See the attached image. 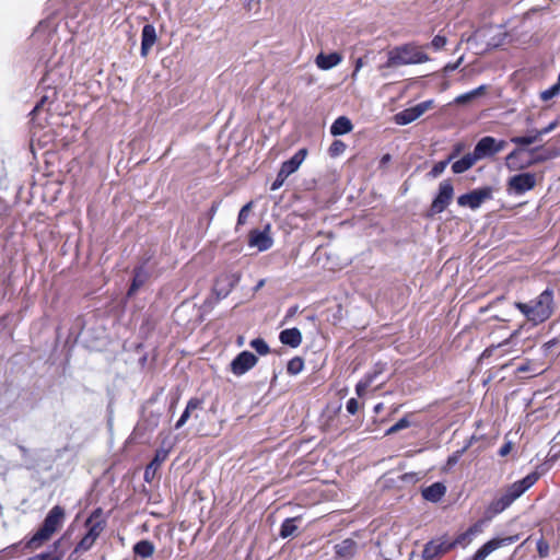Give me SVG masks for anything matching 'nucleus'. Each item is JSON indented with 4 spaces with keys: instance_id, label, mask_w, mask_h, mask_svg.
I'll list each match as a JSON object with an SVG mask.
<instances>
[{
    "instance_id": "f257e3e1",
    "label": "nucleus",
    "mask_w": 560,
    "mask_h": 560,
    "mask_svg": "<svg viewBox=\"0 0 560 560\" xmlns=\"http://www.w3.org/2000/svg\"><path fill=\"white\" fill-rule=\"evenodd\" d=\"M514 305L534 325L541 324L552 315L553 290L547 288L530 302H515Z\"/></svg>"
},
{
    "instance_id": "f03ea898",
    "label": "nucleus",
    "mask_w": 560,
    "mask_h": 560,
    "mask_svg": "<svg viewBox=\"0 0 560 560\" xmlns=\"http://www.w3.org/2000/svg\"><path fill=\"white\" fill-rule=\"evenodd\" d=\"M65 520V511L61 506H54L44 520L42 527L26 540L30 550L40 548L61 527Z\"/></svg>"
},
{
    "instance_id": "7ed1b4c3",
    "label": "nucleus",
    "mask_w": 560,
    "mask_h": 560,
    "mask_svg": "<svg viewBox=\"0 0 560 560\" xmlns=\"http://www.w3.org/2000/svg\"><path fill=\"white\" fill-rule=\"evenodd\" d=\"M429 56L415 44H405L390 49L387 54L385 68L417 65L429 61Z\"/></svg>"
},
{
    "instance_id": "20e7f679",
    "label": "nucleus",
    "mask_w": 560,
    "mask_h": 560,
    "mask_svg": "<svg viewBox=\"0 0 560 560\" xmlns=\"http://www.w3.org/2000/svg\"><path fill=\"white\" fill-rule=\"evenodd\" d=\"M452 549L451 538L444 534L429 540L422 550L423 560H439Z\"/></svg>"
},
{
    "instance_id": "39448f33",
    "label": "nucleus",
    "mask_w": 560,
    "mask_h": 560,
    "mask_svg": "<svg viewBox=\"0 0 560 560\" xmlns=\"http://www.w3.org/2000/svg\"><path fill=\"white\" fill-rule=\"evenodd\" d=\"M454 196V187L450 179H444L439 185V191L432 201L429 215L443 212L451 203Z\"/></svg>"
},
{
    "instance_id": "423d86ee",
    "label": "nucleus",
    "mask_w": 560,
    "mask_h": 560,
    "mask_svg": "<svg viewBox=\"0 0 560 560\" xmlns=\"http://www.w3.org/2000/svg\"><path fill=\"white\" fill-rule=\"evenodd\" d=\"M493 188L485 186L481 188L474 189L467 194L460 195L457 198V203L460 207H468L472 210L480 208V206L492 198Z\"/></svg>"
},
{
    "instance_id": "0eeeda50",
    "label": "nucleus",
    "mask_w": 560,
    "mask_h": 560,
    "mask_svg": "<svg viewBox=\"0 0 560 560\" xmlns=\"http://www.w3.org/2000/svg\"><path fill=\"white\" fill-rule=\"evenodd\" d=\"M536 186V176L533 173H520L509 178L508 191L515 196H522Z\"/></svg>"
},
{
    "instance_id": "6e6552de",
    "label": "nucleus",
    "mask_w": 560,
    "mask_h": 560,
    "mask_svg": "<svg viewBox=\"0 0 560 560\" xmlns=\"http://www.w3.org/2000/svg\"><path fill=\"white\" fill-rule=\"evenodd\" d=\"M518 535L506 536L502 538H493L483 544L472 556V560H485L494 550L510 546L518 540Z\"/></svg>"
},
{
    "instance_id": "1a4fd4ad",
    "label": "nucleus",
    "mask_w": 560,
    "mask_h": 560,
    "mask_svg": "<svg viewBox=\"0 0 560 560\" xmlns=\"http://www.w3.org/2000/svg\"><path fill=\"white\" fill-rule=\"evenodd\" d=\"M240 280L241 276L238 273L220 275L213 285V293L215 294L217 300L225 299Z\"/></svg>"
},
{
    "instance_id": "9d476101",
    "label": "nucleus",
    "mask_w": 560,
    "mask_h": 560,
    "mask_svg": "<svg viewBox=\"0 0 560 560\" xmlns=\"http://www.w3.org/2000/svg\"><path fill=\"white\" fill-rule=\"evenodd\" d=\"M522 152L523 150L521 148H516L506 155L505 166L510 171H521L547 159L546 156L536 155L533 159L525 161L521 158Z\"/></svg>"
},
{
    "instance_id": "9b49d317",
    "label": "nucleus",
    "mask_w": 560,
    "mask_h": 560,
    "mask_svg": "<svg viewBox=\"0 0 560 560\" xmlns=\"http://www.w3.org/2000/svg\"><path fill=\"white\" fill-rule=\"evenodd\" d=\"M258 362V358L249 352L242 351L231 362V371L234 375L241 376L254 368Z\"/></svg>"
},
{
    "instance_id": "f8f14e48",
    "label": "nucleus",
    "mask_w": 560,
    "mask_h": 560,
    "mask_svg": "<svg viewBox=\"0 0 560 560\" xmlns=\"http://www.w3.org/2000/svg\"><path fill=\"white\" fill-rule=\"evenodd\" d=\"M539 476L536 472H532L524 477L521 480L515 481L511 486L508 487L506 491L513 497L515 500L518 499L527 489L536 483Z\"/></svg>"
},
{
    "instance_id": "ddd939ff",
    "label": "nucleus",
    "mask_w": 560,
    "mask_h": 560,
    "mask_svg": "<svg viewBox=\"0 0 560 560\" xmlns=\"http://www.w3.org/2000/svg\"><path fill=\"white\" fill-rule=\"evenodd\" d=\"M306 156V150H299L291 159L283 162L279 172L281 177H289L291 174L298 171L302 162Z\"/></svg>"
},
{
    "instance_id": "4468645a",
    "label": "nucleus",
    "mask_w": 560,
    "mask_h": 560,
    "mask_svg": "<svg viewBox=\"0 0 560 560\" xmlns=\"http://www.w3.org/2000/svg\"><path fill=\"white\" fill-rule=\"evenodd\" d=\"M472 154L478 160L490 158L495 154L494 151V138L487 136L481 138L475 145Z\"/></svg>"
},
{
    "instance_id": "2eb2a0df",
    "label": "nucleus",
    "mask_w": 560,
    "mask_h": 560,
    "mask_svg": "<svg viewBox=\"0 0 560 560\" xmlns=\"http://www.w3.org/2000/svg\"><path fill=\"white\" fill-rule=\"evenodd\" d=\"M85 526L88 528L86 535L92 539L96 540L100 534L105 528V522L101 518V511H95L86 521Z\"/></svg>"
},
{
    "instance_id": "dca6fc26",
    "label": "nucleus",
    "mask_w": 560,
    "mask_h": 560,
    "mask_svg": "<svg viewBox=\"0 0 560 560\" xmlns=\"http://www.w3.org/2000/svg\"><path fill=\"white\" fill-rule=\"evenodd\" d=\"M358 544L351 538L343 539L335 545V553L337 558L342 560L351 559L357 552Z\"/></svg>"
},
{
    "instance_id": "f3484780",
    "label": "nucleus",
    "mask_w": 560,
    "mask_h": 560,
    "mask_svg": "<svg viewBox=\"0 0 560 560\" xmlns=\"http://www.w3.org/2000/svg\"><path fill=\"white\" fill-rule=\"evenodd\" d=\"M342 61L339 52L324 54L320 52L315 58L316 66L322 70H330Z\"/></svg>"
},
{
    "instance_id": "a211bd4d",
    "label": "nucleus",
    "mask_w": 560,
    "mask_h": 560,
    "mask_svg": "<svg viewBox=\"0 0 560 560\" xmlns=\"http://www.w3.org/2000/svg\"><path fill=\"white\" fill-rule=\"evenodd\" d=\"M249 245L264 252L272 246V238L266 231L255 230L249 235Z\"/></svg>"
},
{
    "instance_id": "6ab92c4d",
    "label": "nucleus",
    "mask_w": 560,
    "mask_h": 560,
    "mask_svg": "<svg viewBox=\"0 0 560 560\" xmlns=\"http://www.w3.org/2000/svg\"><path fill=\"white\" fill-rule=\"evenodd\" d=\"M203 400L198 397H192L188 400L186 408L184 409L182 416L177 420V422L174 425L175 430H178L185 425V423L188 421V419L191 416V412L201 409L202 408Z\"/></svg>"
},
{
    "instance_id": "aec40b11",
    "label": "nucleus",
    "mask_w": 560,
    "mask_h": 560,
    "mask_svg": "<svg viewBox=\"0 0 560 560\" xmlns=\"http://www.w3.org/2000/svg\"><path fill=\"white\" fill-rule=\"evenodd\" d=\"M279 340L282 345L291 348H298L302 343V334L298 328L284 329L279 334Z\"/></svg>"
},
{
    "instance_id": "412c9836",
    "label": "nucleus",
    "mask_w": 560,
    "mask_h": 560,
    "mask_svg": "<svg viewBox=\"0 0 560 560\" xmlns=\"http://www.w3.org/2000/svg\"><path fill=\"white\" fill-rule=\"evenodd\" d=\"M166 457H167L166 451H164V450L156 451L154 458L145 467V470H144L145 481L150 482L154 478L158 469L160 468L161 464L166 459Z\"/></svg>"
},
{
    "instance_id": "4be33fe9",
    "label": "nucleus",
    "mask_w": 560,
    "mask_h": 560,
    "mask_svg": "<svg viewBox=\"0 0 560 560\" xmlns=\"http://www.w3.org/2000/svg\"><path fill=\"white\" fill-rule=\"evenodd\" d=\"M446 488L441 482H434L422 490V497L430 502H438L445 494Z\"/></svg>"
},
{
    "instance_id": "5701e85b",
    "label": "nucleus",
    "mask_w": 560,
    "mask_h": 560,
    "mask_svg": "<svg viewBox=\"0 0 560 560\" xmlns=\"http://www.w3.org/2000/svg\"><path fill=\"white\" fill-rule=\"evenodd\" d=\"M515 501V499L513 497H511V494L505 490V492L494 499L490 506H489V511L493 514H499V513H502L504 510H506L513 502Z\"/></svg>"
},
{
    "instance_id": "b1692460",
    "label": "nucleus",
    "mask_w": 560,
    "mask_h": 560,
    "mask_svg": "<svg viewBox=\"0 0 560 560\" xmlns=\"http://www.w3.org/2000/svg\"><path fill=\"white\" fill-rule=\"evenodd\" d=\"M353 129L351 120L346 116L338 117L330 126V133L332 136H342L349 133Z\"/></svg>"
},
{
    "instance_id": "393cba45",
    "label": "nucleus",
    "mask_w": 560,
    "mask_h": 560,
    "mask_svg": "<svg viewBox=\"0 0 560 560\" xmlns=\"http://www.w3.org/2000/svg\"><path fill=\"white\" fill-rule=\"evenodd\" d=\"M487 91V85L482 84L467 93L460 94L454 100L456 105H466L472 102L475 98L482 96Z\"/></svg>"
},
{
    "instance_id": "a878e982",
    "label": "nucleus",
    "mask_w": 560,
    "mask_h": 560,
    "mask_svg": "<svg viewBox=\"0 0 560 560\" xmlns=\"http://www.w3.org/2000/svg\"><path fill=\"white\" fill-rule=\"evenodd\" d=\"M476 162L477 159L475 155L472 153H467L452 164V171L455 174H462L471 168Z\"/></svg>"
},
{
    "instance_id": "bb28decb",
    "label": "nucleus",
    "mask_w": 560,
    "mask_h": 560,
    "mask_svg": "<svg viewBox=\"0 0 560 560\" xmlns=\"http://www.w3.org/2000/svg\"><path fill=\"white\" fill-rule=\"evenodd\" d=\"M156 33L155 28L151 24H147L142 27V57L148 54V49L155 43Z\"/></svg>"
},
{
    "instance_id": "cd10ccee",
    "label": "nucleus",
    "mask_w": 560,
    "mask_h": 560,
    "mask_svg": "<svg viewBox=\"0 0 560 560\" xmlns=\"http://www.w3.org/2000/svg\"><path fill=\"white\" fill-rule=\"evenodd\" d=\"M477 527H478V525L475 524V525L470 526L466 532L459 534L456 538L451 539L452 549L456 548L457 546H460L463 548L468 546L471 541L472 536L478 530Z\"/></svg>"
},
{
    "instance_id": "c85d7f7f",
    "label": "nucleus",
    "mask_w": 560,
    "mask_h": 560,
    "mask_svg": "<svg viewBox=\"0 0 560 560\" xmlns=\"http://www.w3.org/2000/svg\"><path fill=\"white\" fill-rule=\"evenodd\" d=\"M539 140L540 137L537 135L536 129L529 130L526 136H515L511 138V142L516 144L522 150L523 148L528 147Z\"/></svg>"
},
{
    "instance_id": "c756f323",
    "label": "nucleus",
    "mask_w": 560,
    "mask_h": 560,
    "mask_svg": "<svg viewBox=\"0 0 560 560\" xmlns=\"http://www.w3.org/2000/svg\"><path fill=\"white\" fill-rule=\"evenodd\" d=\"M299 521H301V516L285 518L280 526L279 536L283 539L293 536L298 530L295 523Z\"/></svg>"
},
{
    "instance_id": "7c9ffc66",
    "label": "nucleus",
    "mask_w": 560,
    "mask_h": 560,
    "mask_svg": "<svg viewBox=\"0 0 560 560\" xmlns=\"http://www.w3.org/2000/svg\"><path fill=\"white\" fill-rule=\"evenodd\" d=\"M419 117L413 107L406 108L394 116V121L399 126H405L417 120Z\"/></svg>"
},
{
    "instance_id": "2f4dec72",
    "label": "nucleus",
    "mask_w": 560,
    "mask_h": 560,
    "mask_svg": "<svg viewBox=\"0 0 560 560\" xmlns=\"http://www.w3.org/2000/svg\"><path fill=\"white\" fill-rule=\"evenodd\" d=\"M24 549H30L28 547H26V541L25 542L20 541V542L13 544V545L4 548L2 550V553H3V557H5V558H14L18 555L23 553Z\"/></svg>"
},
{
    "instance_id": "473e14b6",
    "label": "nucleus",
    "mask_w": 560,
    "mask_h": 560,
    "mask_svg": "<svg viewBox=\"0 0 560 560\" xmlns=\"http://www.w3.org/2000/svg\"><path fill=\"white\" fill-rule=\"evenodd\" d=\"M455 158V153L451 154L447 159L440 161L433 165L428 175L432 178L439 177L446 168V166L451 163V161Z\"/></svg>"
},
{
    "instance_id": "72a5a7b5",
    "label": "nucleus",
    "mask_w": 560,
    "mask_h": 560,
    "mask_svg": "<svg viewBox=\"0 0 560 560\" xmlns=\"http://www.w3.org/2000/svg\"><path fill=\"white\" fill-rule=\"evenodd\" d=\"M304 369V361L301 357L292 358L287 365V372L290 375H298Z\"/></svg>"
},
{
    "instance_id": "f704fd0d",
    "label": "nucleus",
    "mask_w": 560,
    "mask_h": 560,
    "mask_svg": "<svg viewBox=\"0 0 560 560\" xmlns=\"http://www.w3.org/2000/svg\"><path fill=\"white\" fill-rule=\"evenodd\" d=\"M249 346L253 349H255V351L260 355H266L270 352V348H269L268 343L261 338L253 339L249 342Z\"/></svg>"
},
{
    "instance_id": "c9c22d12",
    "label": "nucleus",
    "mask_w": 560,
    "mask_h": 560,
    "mask_svg": "<svg viewBox=\"0 0 560 560\" xmlns=\"http://www.w3.org/2000/svg\"><path fill=\"white\" fill-rule=\"evenodd\" d=\"M408 427H410V422H409L408 418L407 417H402L394 425H392L389 429H387L385 434L386 435H392L394 433H397L400 430L407 429Z\"/></svg>"
},
{
    "instance_id": "e433bc0d",
    "label": "nucleus",
    "mask_w": 560,
    "mask_h": 560,
    "mask_svg": "<svg viewBox=\"0 0 560 560\" xmlns=\"http://www.w3.org/2000/svg\"><path fill=\"white\" fill-rule=\"evenodd\" d=\"M346 144L341 140H335L329 147L330 156H338L342 154L346 150Z\"/></svg>"
},
{
    "instance_id": "4c0bfd02",
    "label": "nucleus",
    "mask_w": 560,
    "mask_h": 560,
    "mask_svg": "<svg viewBox=\"0 0 560 560\" xmlns=\"http://www.w3.org/2000/svg\"><path fill=\"white\" fill-rule=\"evenodd\" d=\"M385 365L377 363L372 372L366 373L363 377L370 380L369 383L372 385L374 381L383 373Z\"/></svg>"
},
{
    "instance_id": "58836bf2",
    "label": "nucleus",
    "mask_w": 560,
    "mask_h": 560,
    "mask_svg": "<svg viewBox=\"0 0 560 560\" xmlns=\"http://www.w3.org/2000/svg\"><path fill=\"white\" fill-rule=\"evenodd\" d=\"M434 105V101L433 100H428V101H424V102H421L413 107V109H416V113L418 115V117L422 116L427 110L431 109Z\"/></svg>"
},
{
    "instance_id": "ea45409f",
    "label": "nucleus",
    "mask_w": 560,
    "mask_h": 560,
    "mask_svg": "<svg viewBox=\"0 0 560 560\" xmlns=\"http://www.w3.org/2000/svg\"><path fill=\"white\" fill-rule=\"evenodd\" d=\"M252 206L253 202H248L242 207L237 217V225H243L246 223Z\"/></svg>"
},
{
    "instance_id": "a19ab883",
    "label": "nucleus",
    "mask_w": 560,
    "mask_h": 560,
    "mask_svg": "<svg viewBox=\"0 0 560 560\" xmlns=\"http://www.w3.org/2000/svg\"><path fill=\"white\" fill-rule=\"evenodd\" d=\"M94 542H95V540L85 534L84 537L78 544L75 550L77 551H86L94 545Z\"/></svg>"
},
{
    "instance_id": "79ce46f5",
    "label": "nucleus",
    "mask_w": 560,
    "mask_h": 560,
    "mask_svg": "<svg viewBox=\"0 0 560 560\" xmlns=\"http://www.w3.org/2000/svg\"><path fill=\"white\" fill-rule=\"evenodd\" d=\"M559 92H560L559 85L555 84L541 93V98L544 101H549V100L553 98L555 96H557L559 94Z\"/></svg>"
},
{
    "instance_id": "37998d69",
    "label": "nucleus",
    "mask_w": 560,
    "mask_h": 560,
    "mask_svg": "<svg viewBox=\"0 0 560 560\" xmlns=\"http://www.w3.org/2000/svg\"><path fill=\"white\" fill-rule=\"evenodd\" d=\"M537 552L540 558H546L549 555V544L544 538L537 541Z\"/></svg>"
},
{
    "instance_id": "c03bdc74",
    "label": "nucleus",
    "mask_w": 560,
    "mask_h": 560,
    "mask_svg": "<svg viewBox=\"0 0 560 560\" xmlns=\"http://www.w3.org/2000/svg\"><path fill=\"white\" fill-rule=\"evenodd\" d=\"M446 42L447 39L445 36L435 35L430 45L434 50H440L446 45Z\"/></svg>"
},
{
    "instance_id": "a18cd8bd",
    "label": "nucleus",
    "mask_w": 560,
    "mask_h": 560,
    "mask_svg": "<svg viewBox=\"0 0 560 560\" xmlns=\"http://www.w3.org/2000/svg\"><path fill=\"white\" fill-rule=\"evenodd\" d=\"M370 380H365L364 377L358 382L355 385V393L359 397H362L366 389L371 386L369 383Z\"/></svg>"
},
{
    "instance_id": "49530a36",
    "label": "nucleus",
    "mask_w": 560,
    "mask_h": 560,
    "mask_svg": "<svg viewBox=\"0 0 560 560\" xmlns=\"http://www.w3.org/2000/svg\"><path fill=\"white\" fill-rule=\"evenodd\" d=\"M559 126V121L556 119L551 121L548 126H546L542 129H536L537 135L542 138V136L548 135L549 132L553 131Z\"/></svg>"
},
{
    "instance_id": "de8ad7c7",
    "label": "nucleus",
    "mask_w": 560,
    "mask_h": 560,
    "mask_svg": "<svg viewBox=\"0 0 560 560\" xmlns=\"http://www.w3.org/2000/svg\"><path fill=\"white\" fill-rule=\"evenodd\" d=\"M154 552V546L148 540H142V558L151 557Z\"/></svg>"
},
{
    "instance_id": "09e8293b",
    "label": "nucleus",
    "mask_w": 560,
    "mask_h": 560,
    "mask_svg": "<svg viewBox=\"0 0 560 560\" xmlns=\"http://www.w3.org/2000/svg\"><path fill=\"white\" fill-rule=\"evenodd\" d=\"M346 409L350 415H354L359 409V402L355 398H350L347 401Z\"/></svg>"
},
{
    "instance_id": "8fccbe9b",
    "label": "nucleus",
    "mask_w": 560,
    "mask_h": 560,
    "mask_svg": "<svg viewBox=\"0 0 560 560\" xmlns=\"http://www.w3.org/2000/svg\"><path fill=\"white\" fill-rule=\"evenodd\" d=\"M401 481L404 482H408V483H415L419 480V476L417 472H407V474H404L401 477H400Z\"/></svg>"
},
{
    "instance_id": "3c124183",
    "label": "nucleus",
    "mask_w": 560,
    "mask_h": 560,
    "mask_svg": "<svg viewBox=\"0 0 560 560\" xmlns=\"http://www.w3.org/2000/svg\"><path fill=\"white\" fill-rule=\"evenodd\" d=\"M466 451V447L463 448L462 451H458L456 453H454L453 455H451L448 458H447V466L452 467L454 465L457 464L460 455Z\"/></svg>"
},
{
    "instance_id": "603ef678",
    "label": "nucleus",
    "mask_w": 560,
    "mask_h": 560,
    "mask_svg": "<svg viewBox=\"0 0 560 560\" xmlns=\"http://www.w3.org/2000/svg\"><path fill=\"white\" fill-rule=\"evenodd\" d=\"M287 178H288V177H281V176H280V172H278V174H277V178H276V179H275V182L271 184L270 189H271V190H277V189H279V188L283 185V183H284V180H285Z\"/></svg>"
},
{
    "instance_id": "864d4df0",
    "label": "nucleus",
    "mask_w": 560,
    "mask_h": 560,
    "mask_svg": "<svg viewBox=\"0 0 560 560\" xmlns=\"http://www.w3.org/2000/svg\"><path fill=\"white\" fill-rule=\"evenodd\" d=\"M512 450V442L511 441H508L505 442L499 450V455L501 457H504L506 456Z\"/></svg>"
},
{
    "instance_id": "5fc2aeb1",
    "label": "nucleus",
    "mask_w": 560,
    "mask_h": 560,
    "mask_svg": "<svg viewBox=\"0 0 560 560\" xmlns=\"http://www.w3.org/2000/svg\"><path fill=\"white\" fill-rule=\"evenodd\" d=\"M506 145V141L504 140H497L494 138V151H495V154L499 153L500 151H502Z\"/></svg>"
},
{
    "instance_id": "6e6d98bb",
    "label": "nucleus",
    "mask_w": 560,
    "mask_h": 560,
    "mask_svg": "<svg viewBox=\"0 0 560 560\" xmlns=\"http://www.w3.org/2000/svg\"><path fill=\"white\" fill-rule=\"evenodd\" d=\"M392 160L390 154H384L380 160V168H384Z\"/></svg>"
},
{
    "instance_id": "4d7b16f0",
    "label": "nucleus",
    "mask_w": 560,
    "mask_h": 560,
    "mask_svg": "<svg viewBox=\"0 0 560 560\" xmlns=\"http://www.w3.org/2000/svg\"><path fill=\"white\" fill-rule=\"evenodd\" d=\"M298 305L289 307V310L287 311L285 319L293 317L298 313Z\"/></svg>"
},
{
    "instance_id": "13d9d810",
    "label": "nucleus",
    "mask_w": 560,
    "mask_h": 560,
    "mask_svg": "<svg viewBox=\"0 0 560 560\" xmlns=\"http://www.w3.org/2000/svg\"><path fill=\"white\" fill-rule=\"evenodd\" d=\"M505 36H506L505 34H501L500 38L498 40L493 39L492 42H490L488 44V46H490V47H498V46H500L502 44L503 39L505 38Z\"/></svg>"
},
{
    "instance_id": "bf43d9fd",
    "label": "nucleus",
    "mask_w": 560,
    "mask_h": 560,
    "mask_svg": "<svg viewBox=\"0 0 560 560\" xmlns=\"http://www.w3.org/2000/svg\"><path fill=\"white\" fill-rule=\"evenodd\" d=\"M460 61H462V58H460L457 62H455V63H453V65H451V63H450V65H447V66L445 67V71H454L455 69H457V67H458V65L460 63Z\"/></svg>"
},
{
    "instance_id": "052dcab7",
    "label": "nucleus",
    "mask_w": 560,
    "mask_h": 560,
    "mask_svg": "<svg viewBox=\"0 0 560 560\" xmlns=\"http://www.w3.org/2000/svg\"><path fill=\"white\" fill-rule=\"evenodd\" d=\"M46 100H47V97H43L40 100V102L37 103V105L34 107L33 113L38 112L42 108V106L44 105V103H46Z\"/></svg>"
},
{
    "instance_id": "680f3d73",
    "label": "nucleus",
    "mask_w": 560,
    "mask_h": 560,
    "mask_svg": "<svg viewBox=\"0 0 560 560\" xmlns=\"http://www.w3.org/2000/svg\"><path fill=\"white\" fill-rule=\"evenodd\" d=\"M137 287H138V278L136 276L135 279H133L132 285H131V288L129 290V295L132 294L137 290Z\"/></svg>"
},
{
    "instance_id": "e2e57ef3",
    "label": "nucleus",
    "mask_w": 560,
    "mask_h": 560,
    "mask_svg": "<svg viewBox=\"0 0 560 560\" xmlns=\"http://www.w3.org/2000/svg\"><path fill=\"white\" fill-rule=\"evenodd\" d=\"M218 207H219V203H217V202L212 203V206L210 208V215H211V218L215 214V212L218 210Z\"/></svg>"
},
{
    "instance_id": "0e129e2a",
    "label": "nucleus",
    "mask_w": 560,
    "mask_h": 560,
    "mask_svg": "<svg viewBox=\"0 0 560 560\" xmlns=\"http://www.w3.org/2000/svg\"><path fill=\"white\" fill-rule=\"evenodd\" d=\"M361 67H362V59H358L355 62L353 75L360 70Z\"/></svg>"
},
{
    "instance_id": "69168bd1",
    "label": "nucleus",
    "mask_w": 560,
    "mask_h": 560,
    "mask_svg": "<svg viewBox=\"0 0 560 560\" xmlns=\"http://www.w3.org/2000/svg\"><path fill=\"white\" fill-rule=\"evenodd\" d=\"M264 284H265V280L264 279L259 280L258 283L255 285L254 291L260 290L264 287Z\"/></svg>"
},
{
    "instance_id": "338daca9",
    "label": "nucleus",
    "mask_w": 560,
    "mask_h": 560,
    "mask_svg": "<svg viewBox=\"0 0 560 560\" xmlns=\"http://www.w3.org/2000/svg\"><path fill=\"white\" fill-rule=\"evenodd\" d=\"M140 550H141L140 541H138V542H136V544L133 545V552H135L136 555H140Z\"/></svg>"
},
{
    "instance_id": "774afa93",
    "label": "nucleus",
    "mask_w": 560,
    "mask_h": 560,
    "mask_svg": "<svg viewBox=\"0 0 560 560\" xmlns=\"http://www.w3.org/2000/svg\"><path fill=\"white\" fill-rule=\"evenodd\" d=\"M382 410H383V404L382 402L375 405V407H374V412L375 413H380Z\"/></svg>"
}]
</instances>
